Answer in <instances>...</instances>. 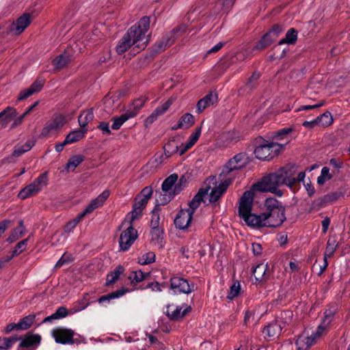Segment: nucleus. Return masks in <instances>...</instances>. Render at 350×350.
Wrapping results in <instances>:
<instances>
[{
    "instance_id": "nucleus-39",
    "label": "nucleus",
    "mask_w": 350,
    "mask_h": 350,
    "mask_svg": "<svg viewBox=\"0 0 350 350\" xmlns=\"http://www.w3.org/2000/svg\"><path fill=\"white\" fill-rule=\"evenodd\" d=\"M51 336L57 343L66 344V328L56 327L51 330Z\"/></svg>"
},
{
    "instance_id": "nucleus-5",
    "label": "nucleus",
    "mask_w": 350,
    "mask_h": 350,
    "mask_svg": "<svg viewBox=\"0 0 350 350\" xmlns=\"http://www.w3.org/2000/svg\"><path fill=\"white\" fill-rule=\"evenodd\" d=\"M283 146L277 143H264L258 146L254 150L256 157L260 160H270L275 157Z\"/></svg>"
},
{
    "instance_id": "nucleus-64",
    "label": "nucleus",
    "mask_w": 350,
    "mask_h": 350,
    "mask_svg": "<svg viewBox=\"0 0 350 350\" xmlns=\"http://www.w3.org/2000/svg\"><path fill=\"white\" fill-rule=\"evenodd\" d=\"M323 197L325 203L328 205L336 202L338 199L339 195L337 193H329L325 195Z\"/></svg>"
},
{
    "instance_id": "nucleus-20",
    "label": "nucleus",
    "mask_w": 350,
    "mask_h": 350,
    "mask_svg": "<svg viewBox=\"0 0 350 350\" xmlns=\"http://www.w3.org/2000/svg\"><path fill=\"white\" fill-rule=\"evenodd\" d=\"M218 99L217 94L211 92L200 99L196 106V110L198 113H202L206 108L217 103Z\"/></svg>"
},
{
    "instance_id": "nucleus-10",
    "label": "nucleus",
    "mask_w": 350,
    "mask_h": 350,
    "mask_svg": "<svg viewBox=\"0 0 350 350\" xmlns=\"http://www.w3.org/2000/svg\"><path fill=\"white\" fill-rule=\"evenodd\" d=\"M170 288L177 293L189 294L194 291L195 285L180 277L174 276L170 279Z\"/></svg>"
},
{
    "instance_id": "nucleus-60",
    "label": "nucleus",
    "mask_w": 350,
    "mask_h": 350,
    "mask_svg": "<svg viewBox=\"0 0 350 350\" xmlns=\"http://www.w3.org/2000/svg\"><path fill=\"white\" fill-rule=\"evenodd\" d=\"M325 104L324 100L319 101L318 103L313 104V105H301L297 109H295V112H299L304 110H311L317 108H319L322 106H323Z\"/></svg>"
},
{
    "instance_id": "nucleus-6",
    "label": "nucleus",
    "mask_w": 350,
    "mask_h": 350,
    "mask_svg": "<svg viewBox=\"0 0 350 350\" xmlns=\"http://www.w3.org/2000/svg\"><path fill=\"white\" fill-rule=\"evenodd\" d=\"M250 159L247 153L239 152L230 158L224 165L221 174L227 175L232 171L241 170L247 165Z\"/></svg>"
},
{
    "instance_id": "nucleus-1",
    "label": "nucleus",
    "mask_w": 350,
    "mask_h": 350,
    "mask_svg": "<svg viewBox=\"0 0 350 350\" xmlns=\"http://www.w3.org/2000/svg\"><path fill=\"white\" fill-rule=\"evenodd\" d=\"M266 211L260 215L252 213L254 191L244 192L239 200V215L245 224L254 228L262 227L276 228L286 220L285 208L275 198H270L265 201Z\"/></svg>"
},
{
    "instance_id": "nucleus-16",
    "label": "nucleus",
    "mask_w": 350,
    "mask_h": 350,
    "mask_svg": "<svg viewBox=\"0 0 350 350\" xmlns=\"http://www.w3.org/2000/svg\"><path fill=\"white\" fill-rule=\"evenodd\" d=\"M29 25V23H5L3 27H0V35H3L5 30L7 31L8 35H19Z\"/></svg>"
},
{
    "instance_id": "nucleus-13",
    "label": "nucleus",
    "mask_w": 350,
    "mask_h": 350,
    "mask_svg": "<svg viewBox=\"0 0 350 350\" xmlns=\"http://www.w3.org/2000/svg\"><path fill=\"white\" fill-rule=\"evenodd\" d=\"M173 103V99L170 98L165 103H163L161 105L157 107L154 111L145 120L144 124L146 126H148L152 124L154 121L157 120V118L164 114L170 108L171 105Z\"/></svg>"
},
{
    "instance_id": "nucleus-4",
    "label": "nucleus",
    "mask_w": 350,
    "mask_h": 350,
    "mask_svg": "<svg viewBox=\"0 0 350 350\" xmlns=\"http://www.w3.org/2000/svg\"><path fill=\"white\" fill-rule=\"evenodd\" d=\"M296 172L297 170L295 166H286L272 173V174L278 187L285 185L292 188L296 182L295 176Z\"/></svg>"
},
{
    "instance_id": "nucleus-52",
    "label": "nucleus",
    "mask_w": 350,
    "mask_h": 350,
    "mask_svg": "<svg viewBox=\"0 0 350 350\" xmlns=\"http://www.w3.org/2000/svg\"><path fill=\"white\" fill-rule=\"evenodd\" d=\"M38 15V12L36 10H28L19 16L16 22H31Z\"/></svg>"
},
{
    "instance_id": "nucleus-50",
    "label": "nucleus",
    "mask_w": 350,
    "mask_h": 350,
    "mask_svg": "<svg viewBox=\"0 0 350 350\" xmlns=\"http://www.w3.org/2000/svg\"><path fill=\"white\" fill-rule=\"evenodd\" d=\"M329 246H330V244H329V242L328 241L327 244V247H326V252L324 254L323 263V265L319 266V271L318 273V274L319 275H321L325 271V270L327 269V265H328L327 258L330 257L332 255V254L334 253V248L330 247Z\"/></svg>"
},
{
    "instance_id": "nucleus-19",
    "label": "nucleus",
    "mask_w": 350,
    "mask_h": 350,
    "mask_svg": "<svg viewBox=\"0 0 350 350\" xmlns=\"http://www.w3.org/2000/svg\"><path fill=\"white\" fill-rule=\"evenodd\" d=\"M316 342L312 334L310 335L304 332L298 336L295 344L297 350H308Z\"/></svg>"
},
{
    "instance_id": "nucleus-23",
    "label": "nucleus",
    "mask_w": 350,
    "mask_h": 350,
    "mask_svg": "<svg viewBox=\"0 0 350 350\" xmlns=\"http://www.w3.org/2000/svg\"><path fill=\"white\" fill-rule=\"evenodd\" d=\"M267 269V265L263 263L256 265L253 269L252 274L256 282H262L267 280L269 275Z\"/></svg>"
},
{
    "instance_id": "nucleus-49",
    "label": "nucleus",
    "mask_w": 350,
    "mask_h": 350,
    "mask_svg": "<svg viewBox=\"0 0 350 350\" xmlns=\"http://www.w3.org/2000/svg\"><path fill=\"white\" fill-rule=\"evenodd\" d=\"M156 255L153 252H148L143 254L138 258L137 262L142 265L152 263L155 261Z\"/></svg>"
},
{
    "instance_id": "nucleus-31",
    "label": "nucleus",
    "mask_w": 350,
    "mask_h": 350,
    "mask_svg": "<svg viewBox=\"0 0 350 350\" xmlns=\"http://www.w3.org/2000/svg\"><path fill=\"white\" fill-rule=\"evenodd\" d=\"M127 292H129L127 289L122 288L100 297L98 299V301L100 304H103L104 303H109L112 299L120 298V297L125 295Z\"/></svg>"
},
{
    "instance_id": "nucleus-48",
    "label": "nucleus",
    "mask_w": 350,
    "mask_h": 350,
    "mask_svg": "<svg viewBox=\"0 0 350 350\" xmlns=\"http://www.w3.org/2000/svg\"><path fill=\"white\" fill-rule=\"evenodd\" d=\"M123 267H117L113 271L111 272L109 274L107 275L106 280L107 285H109L114 283L119 278L120 275L123 273Z\"/></svg>"
},
{
    "instance_id": "nucleus-43",
    "label": "nucleus",
    "mask_w": 350,
    "mask_h": 350,
    "mask_svg": "<svg viewBox=\"0 0 350 350\" xmlns=\"http://www.w3.org/2000/svg\"><path fill=\"white\" fill-rule=\"evenodd\" d=\"M33 146L34 142L33 141L27 140L24 144L15 146L12 154L16 157H20L25 152L30 150Z\"/></svg>"
},
{
    "instance_id": "nucleus-21",
    "label": "nucleus",
    "mask_w": 350,
    "mask_h": 350,
    "mask_svg": "<svg viewBox=\"0 0 350 350\" xmlns=\"http://www.w3.org/2000/svg\"><path fill=\"white\" fill-rule=\"evenodd\" d=\"M210 187H208L205 189H200L199 191L196 194L191 201L189 203V208H187V211H191V214L193 215L195 211L199 207L201 202L203 201L204 198L206 195H207Z\"/></svg>"
},
{
    "instance_id": "nucleus-45",
    "label": "nucleus",
    "mask_w": 350,
    "mask_h": 350,
    "mask_svg": "<svg viewBox=\"0 0 350 350\" xmlns=\"http://www.w3.org/2000/svg\"><path fill=\"white\" fill-rule=\"evenodd\" d=\"M83 161L84 157L82 154L72 156L67 162V171H74Z\"/></svg>"
},
{
    "instance_id": "nucleus-3",
    "label": "nucleus",
    "mask_w": 350,
    "mask_h": 350,
    "mask_svg": "<svg viewBox=\"0 0 350 350\" xmlns=\"http://www.w3.org/2000/svg\"><path fill=\"white\" fill-rule=\"evenodd\" d=\"M48 181V172H45L40 174L31 184L19 191L18 197L21 200H25L37 194L47 185Z\"/></svg>"
},
{
    "instance_id": "nucleus-12",
    "label": "nucleus",
    "mask_w": 350,
    "mask_h": 350,
    "mask_svg": "<svg viewBox=\"0 0 350 350\" xmlns=\"http://www.w3.org/2000/svg\"><path fill=\"white\" fill-rule=\"evenodd\" d=\"M110 192L109 190L103 191L95 199H93L90 204L86 206L84 211L81 213V216H85L87 214L91 213L97 208L103 205L105 202L109 198Z\"/></svg>"
},
{
    "instance_id": "nucleus-32",
    "label": "nucleus",
    "mask_w": 350,
    "mask_h": 350,
    "mask_svg": "<svg viewBox=\"0 0 350 350\" xmlns=\"http://www.w3.org/2000/svg\"><path fill=\"white\" fill-rule=\"evenodd\" d=\"M178 178V176L176 174H173L165 178L162 184V191H166L168 193L175 192L174 188Z\"/></svg>"
},
{
    "instance_id": "nucleus-8",
    "label": "nucleus",
    "mask_w": 350,
    "mask_h": 350,
    "mask_svg": "<svg viewBox=\"0 0 350 350\" xmlns=\"http://www.w3.org/2000/svg\"><path fill=\"white\" fill-rule=\"evenodd\" d=\"M121 226L125 229L120 236L119 245L121 250L127 251L137 239L138 234L133 225L128 224L126 226Z\"/></svg>"
},
{
    "instance_id": "nucleus-51",
    "label": "nucleus",
    "mask_w": 350,
    "mask_h": 350,
    "mask_svg": "<svg viewBox=\"0 0 350 350\" xmlns=\"http://www.w3.org/2000/svg\"><path fill=\"white\" fill-rule=\"evenodd\" d=\"M21 338L17 337H3L0 338V350H7L10 349L17 340Z\"/></svg>"
},
{
    "instance_id": "nucleus-22",
    "label": "nucleus",
    "mask_w": 350,
    "mask_h": 350,
    "mask_svg": "<svg viewBox=\"0 0 350 350\" xmlns=\"http://www.w3.org/2000/svg\"><path fill=\"white\" fill-rule=\"evenodd\" d=\"M278 36V33L276 30L272 29L269 31L268 33L263 36L260 41L258 42L255 48L258 50H262L267 48L276 40Z\"/></svg>"
},
{
    "instance_id": "nucleus-40",
    "label": "nucleus",
    "mask_w": 350,
    "mask_h": 350,
    "mask_svg": "<svg viewBox=\"0 0 350 350\" xmlns=\"http://www.w3.org/2000/svg\"><path fill=\"white\" fill-rule=\"evenodd\" d=\"M3 111H6L5 114L1 118V127H6L17 115L16 110L12 107H7Z\"/></svg>"
},
{
    "instance_id": "nucleus-26",
    "label": "nucleus",
    "mask_w": 350,
    "mask_h": 350,
    "mask_svg": "<svg viewBox=\"0 0 350 350\" xmlns=\"http://www.w3.org/2000/svg\"><path fill=\"white\" fill-rule=\"evenodd\" d=\"M150 275V273L143 272L142 270L132 271L129 273L128 279L131 285L135 286L145 280Z\"/></svg>"
},
{
    "instance_id": "nucleus-59",
    "label": "nucleus",
    "mask_w": 350,
    "mask_h": 350,
    "mask_svg": "<svg viewBox=\"0 0 350 350\" xmlns=\"http://www.w3.org/2000/svg\"><path fill=\"white\" fill-rule=\"evenodd\" d=\"M326 206L327 205L325 203V200H324V197L323 196L313 200L311 204L310 208L312 211H319Z\"/></svg>"
},
{
    "instance_id": "nucleus-34",
    "label": "nucleus",
    "mask_w": 350,
    "mask_h": 350,
    "mask_svg": "<svg viewBox=\"0 0 350 350\" xmlns=\"http://www.w3.org/2000/svg\"><path fill=\"white\" fill-rule=\"evenodd\" d=\"M94 119V112L92 109H88L83 111L78 118V122L81 129H85V126Z\"/></svg>"
},
{
    "instance_id": "nucleus-54",
    "label": "nucleus",
    "mask_w": 350,
    "mask_h": 350,
    "mask_svg": "<svg viewBox=\"0 0 350 350\" xmlns=\"http://www.w3.org/2000/svg\"><path fill=\"white\" fill-rule=\"evenodd\" d=\"M176 195H177L175 192L168 193L166 191H163L161 193L158 198H157V202L158 205H165L168 203Z\"/></svg>"
},
{
    "instance_id": "nucleus-33",
    "label": "nucleus",
    "mask_w": 350,
    "mask_h": 350,
    "mask_svg": "<svg viewBox=\"0 0 350 350\" xmlns=\"http://www.w3.org/2000/svg\"><path fill=\"white\" fill-rule=\"evenodd\" d=\"M142 211L143 210L140 208L136 207L133 205V210L126 215L122 226H126L128 224L132 225L133 222L135 219H137L141 217Z\"/></svg>"
},
{
    "instance_id": "nucleus-56",
    "label": "nucleus",
    "mask_w": 350,
    "mask_h": 350,
    "mask_svg": "<svg viewBox=\"0 0 350 350\" xmlns=\"http://www.w3.org/2000/svg\"><path fill=\"white\" fill-rule=\"evenodd\" d=\"M83 341L82 338L72 330L67 329V344H79Z\"/></svg>"
},
{
    "instance_id": "nucleus-46",
    "label": "nucleus",
    "mask_w": 350,
    "mask_h": 350,
    "mask_svg": "<svg viewBox=\"0 0 350 350\" xmlns=\"http://www.w3.org/2000/svg\"><path fill=\"white\" fill-rule=\"evenodd\" d=\"M297 39V32L293 28L287 31L285 38L279 41V44H294Z\"/></svg>"
},
{
    "instance_id": "nucleus-47",
    "label": "nucleus",
    "mask_w": 350,
    "mask_h": 350,
    "mask_svg": "<svg viewBox=\"0 0 350 350\" xmlns=\"http://www.w3.org/2000/svg\"><path fill=\"white\" fill-rule=\"evenodd\" d=\"M180 148V146L174 140L169 141L164 146V152L167 157H170L174 154H179Z\"/></svg>"
},
{
    "instance_id": "nucleus-63",
    "label": "nucleus",
    "mask_w": 350,
    "mask_h": 350,
    "mask_svg": "<svg viewBox=\"0 0 350 350\" xmlns=\"http://www.w3.org/2000/svg\"><path fill=\"white\" fill-rule=\"evenodd\" d=\"M201 133H202V128L201 127L196 128L195 131H193L191 134V135L189 137L187 141L194 145L198 140V139L201 135Z\"/></svg>"
},
{
    "instance_id": "nucleus-42",
    "label": "nucleus",
    "mask_w": 350,
    "mask_h": 350,
    "mask_svg": "<svg viewBox=\"0 0 350 350\" xmlns=\"http://www.w3.org/2000/svg\"><path fill=\"white\" fill-rule=\"evenodd\" d=\"M87 129H79L67 135V144L75 143L83 139L87 132Z\"/></svg>"
},
{
    "instance_id": "nucleus-36",
    "label": "nucleus",
    "mask_w": 350,
    "mask_h": 350,
    "mask_svg": "<svg viewBox=\"0 0 350 350\" xmlns=\"http://www.w3.org/2000/svg\"><path fill=\"white\" fill-rule=\"evenodd\" d=\"M195 120L192 114L187 113L179 119L177 126L174 129H188L194 124Z\"/></svg>"
},
{
    "instance_id": "nucleus-17",
    "label": "nucleus",
    "mask_w": 350,
    "mask_h": 350,
    "mask_svg": "<svg viewBox=\"0 0 350 350\" xmlns=\"http://www.w3.org/2000/svg\"><path fill=\"white\" fill-rule=\"evenodd\" d=\"M152 189L151 187H144L135 199L134 206L144 210L149 199L152 195Z\"/></svg>"
},
{
    "instance_id": "nucleus-15",
    "label": "nucleus",
    "mask_w": 350,
    "mask_h": 350,
    "mask_svg": "<svg viewBox=\"0 0 350 350\" xmlns=\"http://www.w3.org/2000/svg\"><path fill=\"white\" fill-rule=\"evenodd\" d=\"M256 187L261 191H270L275 193L277 191L278 185L277 182L273 179V176L271 174L263 177L260 182H259Z\"/></svg>"
},
{
    "instance_id": "nucleus-11",
    "label": "nucleus",
    "mask_w": 350,
    "mask_h": 350,
    "mask_svg": "<svg viewBox=\"0 0 350 350\" xmlns=\"http://www.w3.org/2000/svg\"><path fill=\"white\" fill-rule=\"evenodd\" d=\"M191 310V306L183 304L182 306H176L174 304H170L167 306L166 310V315L171 319L174 321H177L188 313H189Z\"/></svg>"
},
{
    "instance_id": "nucleus-61",
    "label": "nucleus",
    "mask_w": 350,
    "mask_h": 350,
    "mask_svg": "<svg viewBox=\"0 0 350 350\" xmlns=\"http://www.w3.org/2000/svg\"><path fill=\"white\" fill-rule=\"evenodd\" d=\"M255 321V310H247L245 312L244 316V324L247 325L250 323Z\"/></svg>"
},
{
    "instance_id": "nucleus-18",
    "label": "nucleus",
    "mask_w": 350,
    "mask_h": 350,
    "mask_svg": "<svg viewBox=\"0 0 350 350\" xmlns=\"http://www.w3.org/2000/svg\"><path fill=\"white\" fill-rule=\"evenodd\" d=\"M44 86L43 79H36L29 88L21 91L18 100H23L31 96L33 94L40 92Z\"/></svg>"
},
{
    "instance_id": "nucleus-9",
    "label": "nucleus",
    "mask_w": 350,
    "mask_h": 350,
    "mask_svg": "<svg viewBox=\"0 0 350 350\" xmlns=\"http://www.w3.org/2000/svg\"><path fill=\"white\" fill-rule=\"evenodd\" d=\"M334 315V312L332 310H326L324 312V317L321 323L319 325L317 329L311 334L316 342L327 334Z\"/></svg>"
},
{
    "instance_id": "nucleus-53",
    "label": "nucleus",
    "mask_w": 350,
    "mask_h": 350,
    "mask_svg": "<svg viewBox=\"0 0 350 350\" xmlns=\"http://www.w3.org/2000/svg\"><path fill=\"white\" fill-rule=\"evenodd\" d=\"M317 121L319 126L325 127L332 124L333 119L331 116V113L329 112H326L318 116Z\"/></svg>"
},
{
    "instance_id": "nucleus-14",
    "label": "nucleus",
    "mask_w": 350,
    "mask_h": 350,
    "mask_svg": "<svg viewBox=\"0 0 350 350\" xmlns=\"http://www.w3.org/2000/svg\"><path fill=\"white\" fill-rule=\"evenodd\" d=\"M191 211L186 209H182L179 211L174 220V224L177 228L185 230L189 226L193 218Z\"/></svg>"
},
{
    "instance_id": "nucleus-55",
    "label": "nucleus",
    "mask_w": 350,
    "mask_h": 350,
    "mask_svg": "<svg viewBox=\"0 0 350 350\" xmlns=\"http://www.w3.org/2000/svg\"><path fill=\"white\" fill-rule=\"evenodd\" d=\"M28 241H29L28 238L19 241L16 245L14 249L13 250V251L12 252V254L10 256H12V258H13L14 256H18L23 252H24L27 248Z\"/></svg>"
},
{
    "instance_id": "nucleus-25",
    "label": "nucleus",
    "mask_w": 350,
    "mask_h": 350,
    "mask_svg": "<svg viewBox=\"0 0 350 350\" xmlns=\"http://www.w3.org/2000/svg\"><path fill=\"white\" fill-rule=\"evenodd\" d=\"M104 109L108 113H113L119 107L120 100L117 96H106L103 99Z\"/></svg>"
},
{
    "instance_id": "nucleus-58",
    "label": "nucleus",
    "mask_w": 350,
    "mask_h": 350,
    "mask_svg": "<svg viewBox=\"0 0 350 350\" xmlns=\"http://www.w3.org/2000/svg\"><path fill=\"white\" fill-rule=\"evenodd\" d=\"M65 52L57 55L53 61V64L56 69H60L66 66Z\"/></svg>"
},
{
    "instance_id": "nucleus-30",
    "label": "nucleus",
    "mask_w": 350,
    "mask_h": 350,
    "mask_svg": "<svg viewBox=\"0 0 350 350\" xmlns=\"http://www.w3.org/2000/svg\"><path fill=\"white\" fill-rule=\"evenodd\" d=\"M66 317V306H60L57 310L50 316L44 318L42 323H53L59 319Z\"/></svg>"
},
{
    "instance_id": "nucleus-2",
    "label": "nucleus",
    "mask_w": 350,
    "mask_h": 350,
    "mask_svg": "<svg viewBox=\"0 0 350 350\" xmlns=\"http://www.w3.org/2000/svg\"><path fill=\"white\" fill-rule=\"evenodd\" d=\"M150 23H137L131 27L126 33L135 44L134 52L144 50L150 41Z\"/></svg>"
},
{
    "instance_id": "nucleus-24",
    "label": "nucleus",
    "mask_w": 350,
    "mask_h": 350,
    "mask_svg": "<svg viewBox=\"0 0 350 350\" xmlns=\"http://www.w3.org/2000/svg\"><path fill=\"white\" fill-rule=\"evenodd\" d=\"M131 47H133V51H134L135 44L126 33L119 40L116 47V50L118 54L121 55L127 51Z\"/></svg>"
},
{
    "instance_id": "nucleus-44",
    "label": "nucleus",
    "mask_w": 350,
    "mask_h": 350,
    "mask_svg": "<svg viewBox=\"0 0 350 350\" xmlns=\"http://www.w3.org/2000/svg\"><path fill=\"white\" fill-rule=\"evenodd\" d=\"M280 332V327L277 323L269 324L263 330L262 334L265 337L274 338L277 336Z\"/></svg>"
},
{
    "instance_id": "nucleus-28",
    "label": "nucleus",
    "mask_w": 350,
    "mask_h": 350,
    "mask_svg": "<svg viewBox=\"0 0 350 350\" xmlns=\"http://www.w3.org/2000/svg\"><path fill=\"white\" fill-rule=\"evenodd\" d=\"M150 241L159 248L164 245L163 230L162 228H156L150 231Z\"/></svg>"
},
{
    "instance_id": "nucleus-62",
    "label": "nucleus",
    "mask_w": 350,
    "mask_h": 350,
    "mask_svg": "<svg viewBox=\"0 0 350 350\" xmlns=\"http://www.w3.org/2000/svg\"><path fill=\"white\" fill-rule=\"evenodd\" d=\"M235 133L233 131H229L228 133H223L220 138L224 141V142L226 144V146L230 144L233 140L235 139L234 138Z\"/></svg>"
},
{
    "instance_id": "nucleus-38",
    "label": "nucleus",
    "mask_w": 350,
    "mask_h": 350,
    "mask_svg": "<svg viewBox=\"0 0 350 350\" xmlns=\"http://www.w3.org/2000/svg\"><path fill=\"white\" fill-rule=\"evenodd\" d=\"M41 340V337L38 334L35 335H27L25 337L21 339V342L19 345L21 348H27L34 345L39 344Z\"/></svg>"
},
{
    "instance_id": "nucleus-41",
    "label": "nucleus",
    "mask_w": 350,
    "mask_h": 350,
    "mask_svg": "<svg viewBox=\"0 0 350 350\" xmlns=\"http://www.w3.org/2000/svg\"><path fill=\"white\" fill-rule=\"evenodd\" d=\"M36 319V315L34 314H29L23 319H21L18 324V330H26L31 327Z\"/></svg>"
},
{
    "instance_id": "nucleus-37",
    "label": "nucleus",
    "mask_w": 350,
    "mask_h": 350,
    "mask_svg": "<svg viewBox=\"0 0 350 350\" xmlns=\"http://www.w3.org/2000/svg\"><path fill=\"white\" fill-rule=\"evenodd\" d=\"M147 100L148 98L146 96H142L135 100L130 105L129 109L126 111V112L130 114L133 113L135 114V116H136Z\"/></svg>"
},
{
    "instance_id": "nucleus-27",
    "label": "nucleus",
    "mask_w": 350,
    "mask_h": 350,
    "mask_svg": "<svg viewBox=\"0 0 350 350\" xmlns=\"http://www.w3.org/2000/svg\"><path fill=\"white\" fill-rule=\"evenodd\" d=\"M26 231V228L23 220L18 221V225L15 228L7 238V242L11 243L22 237Z\"/></svg>"
},
{
    "instance_id": "nucleus-57",
    "label": "nucleus",
    "mask_w": 350,
    "mask_h": 350,
    "mask_svg": "<svg viewBox=\"0 0 350 350\" xmlns=\"http://www.w3.org/2000/svg\"><path fill=\"white\" fill-rule=\"evenodd\" d=\"M241 291V284L239 282H234L230 288V291L227 295V298L228 299H233L234 297H237Z\"/></svg>"
},
{
    "instance_id": "nucleus-35",
    "label": "nucleus",
    "mask_w": 350,
    "mask_h": 350,
    "mask_svg": "<svg viewBox=\"0 0 350 350\" xmlns=\"http://www.w3.org/2000/svg\"><path fill=\"white\" fill-rule=\"evenodd\" d=\"M134 117L135 114H130L126 111L120 116L113 117L112 118L113 124L111 125V129L113 130H118L125 122Z\"/></svg>"
},
{
    "instance_id": "nucleus-7",
    "label": "nucleus",
    "mask_w": 350,
    "mask_h": 350,
    "mask_svg": "<svg viewBox=\"0 0 350 350\" xmlns=\"http://www.w3.org/2000/svg\"><path fill=\"white\" fill-rule=\"evenodd\" d=\"M65 124V117L62 114L55 113L47 121L42 128L40 135L49 137L57 133Z\"/></svg>"
},
{
    "instance_id": "nucleus-29",
    "label": "nucleus",
    "mask_w": 350,
    "mask_h": 350,
    "mask_svg": "<svg viewBox=\"0 0 350 350\" xmlns=\"http://www.w3.org/2000/svg\"><path fill=\"white\" fill-rule=\"evenodd\" d=\"M228 183H221L218 187L213 188L209 194L207 193L206 196L208 197V201L210 202H216L226 191Z\"/></svg>"
}]
</instances>
